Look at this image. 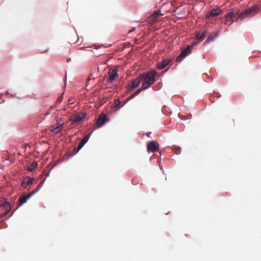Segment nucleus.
<instances>
[{
    "label": "nucleus",
    "mask_w": 261,
    "mask_h": 261,
    "mask_svg": "<svg viewBox=\"0 0 261 261\" xmlns=\"http://www.w3.org/2000/svg\"><path fill=\"white\" fill-rule=\"evenodd\" d=\"M140 78L142 83L143 89H148L156 82L155 76H157V72L154 69H151L146 73L140 74Z\"/></svg>",
    "instance_id": "1"
},
{
    "label": "nucleus",
    "mask_w": 261,
    "mask_h": 261,
    "mask_svg": "<svg viewBox=\"0 0 261 261\" xmlns=\"http://www.w3.org/2000/svg\"><path fill=\"white\" fill-rule=\"evenodd\" d=\"M258 10V6L256 5H253L251 7L247 8L244 11L240 13L239 17L241 18V20H243L245 18L251 17L254 14L257 13Z\"/></svg>",
    "instance_id": "2"
},
{
    "label": "nucleus",
    "mask_w": 261,
    "mask_h": 261,
    "mask_svg": "<svg viewBox=\"0 0 261 261\" xmlns=\"http://www.w3.org/2000/svg\"><path fill=\"white\" fill-rule=\"evenodd\" d=\"M86 116V113H76L70 117L69 121L71 122V125L83 122L85 121Z\"/></svg>",
    "instance_id": "3"
},
{
    "label": "nucleus",
    "mask_w": 261,
    "mask_h": 261,
    "mask_svg": "<svg viewBox=\"0 0 261 261\" xmlns=\"http://www.w3.org/2000/svg\"><path fill=\"white\" fill-rule=\"evenodd\" d=\"M33 196L32 194L29 193L27 194H22L21 195L18 200V202L19 203L17 207L16 208V209L11 213V214L10 215L9 217L12 216L14 212L20 206H21L22 205H23L24 203H25L28 200H29Z\"/></svg>",
    "instance_id": "4"
},
{
    "label": "nucleus",
    "mask_w": 261,
    "mask_h": 261,
    "mask_svg": "<svg viewBox=\"0 0 261 261\" xmlns=\"http://www.w3.org/2000/svg\"><path fill=\"white\" fill-rule=\"evenodd\" d=\"M239 9L234 10V9H232L229 12L227 13L224 16L225 24H227V22L228 21H231V24L232 20L234 19V17L239 13Z\"/></svg>",
    "instance_id": "5"
},
{
    "label": "nucleus",
    "mask_w": 261,
    "mask_h": 261,
    "mask_svg": "<svg viewBox=\"0 0 261 261\" xmlns=\"http://www.w3.org/2000/svg\"><path fill=\"white\" fill-rule=\"evenodd\" d=\"M172 65V59L170 58L164 59L156 65V68L159 70L163 69L166 67L169 68Z\"/></svg>",
    "instance_id": "6"
},
{
    "label": "nucleus",
    "mask_w": 261,
    "mask_h": 261,
    "mask_svg": "<svg viewBox=\"0 0 261 261\" xmlns=\"http://www.w3.org/2000/svg\"><path fill=\"white\" fill-rule=\"evenodd\" d=\"M0 207H3L5 211L4 215H7L10 212L12 208L10 202L4 198H0Z\"/></svg>",
    "instance_id": "7"
},
{
    "label": "nucleus",
    "mask_w": 261,
    "mask_h": 261,
    "mask_svg": "<svg viewBox=\"0 0 261 261\" xmlns=\"http://www.w3.org/2000/svg\"><path fill=\"white\" fill-rule=\"evenodd\" d=\"M191 49L187 46L181 51L180 54L176 57V61L181 62L186 57L191 54Z\"/></svg>",
    "instance_id": "8"
},
{
    "label": "nucleus",
    "mask_w": 261,
    "mask_h": 261,
    "mask_svg": "<svg viewBox=\"0 0 261 261\" xmlns=\"http://www.w3.org/2000/svg\"><path fill=\"white\" fill-rule=\"evenodd\" d=\"M36 178L32 177L30 176H27L23 178L21 182V186L24 189H27L28 186H31L34 184L36 180Z\"/></svg>",
    "instance_id": "9"
},
{
    "label": "nucleus",
    "mask_w": 261,
    "mask_h": 261,
    "mask_svg": "<svg viewBox=\"0 0 261 261\" xmlns=\"http://www.w3.org/2000/svg\"><path fill=\"white\" fill-rule=\"evenodd\" d=\"M109 121V119L108 117V116L104 113H101L99 116L96 123V127L99 128L103 125V124Z\"/></svg>",
    "instance_id": "10"
},
{
    "label": "nucleus",
    "mask_w": 261,
    "mask_h": 261,
    "mask_svg": "<svg viewBox=\"0 0 261 261\" xmlns=\"http://www.w3.org/2000/svg\"><path fill=\"white\" fill-rule=\"evenodd\" d=\"M92 133V131L85 135L84 137V138L81 140V141L80 142L79 144L77 145V150L75 152L74 154H76L84 147L85 144L89 140L90 136H91Z\"/></svg>",
    "instance_id": "11"
},
{
    "label": "nucleus",
    "mask_w": 261,
    "mask_h": 261,
    "mask_svg": "<svg viewBox=\"0 0 261 261\" xmlns=\"http://www.w3.org/2000/svg\"><path fill=\"white\" fill-rule=\"evenodd\" d=\"M159 148V144L156 141H150L147 145L148 152H155Z\"/></svg>",
    "instance_id": "12"
},
{
    "label": "nucleus",
    "mask_w": 261,
    "mask_h": 261,
    "mask_svg": "<svg viewBox=\"0 0 261 261\" xmlns=\"http://www.w3.org/2000/svg\"><path fill=\"white\" fill-rule=\"evenodd\" d=\"M222 12V9L219 8H213L206 14L205 17L207 19H210L212 17H217L219 16Z\"/></svg>",
    "instance_id": "13"
},
{
    "label": "nucleus",
    "mask_w": 261,
    "mask_h": 261,
    "mask_svg": "<svg viewBox=\"0 0 261 261\" xmlns=\"http://www.w3.org/2000/svg\"><path fill=\"white\" fill-rule=\"evenodd\" d=\"M118 70L117 68L109 69L108 72V80L110 83H113L115 79L118 76Z\"/></svg>",
    "instance_id": "14"
},
{
    "label": "nucleus",
    "mask_w": 261,
    "mask_h": 261,
    "mask_svg": "<svg viewBox=\"0 0 261 261\" xmlns=\"http://www.w3.org/2000/svg\"><path fill=\"white\" fill-rule=\"evenodd\" d=\"M141 80L140 78V76L133 80L131 84L127 86V90L128 91H131L133 89L137 87L140 84Z\"/></svg>",
    "instance_id": "15"
},
{
    "label": "nucleus",
    "mask_w": 261,
    "mask_h": 261,
    "mask_svg": "<svg viewBox=\"0 0 261 261\" xmlns=\"http://www.w3.org/2000/svg\"><path fill=\"white\" fill-rule=\"evenodd\" d=\"M121 103V101L119 98L116 99L114 102L113 110L110 112V114L117 111L124 106V105H120Z\"/></svg>",
    "instance_id": "16"
},
{
    "label": "nucleus",
    "mask_w": 261,
    "mask_h": 261,
    "mask_svg": "<svg viewBox=\"0 0 261 261\" xmlns=\"http://www.w3.org/2000/svg\"><path fill=\"white\" fill-rule=\"evenodd\" d=\"M206 36V32L203 31L202 33L200 32H197L196 34V39L198 41H199V42L202 40H203Z\"/></svg>",
    "instance_id": "17"
},
{
    "label": "nucleus",
    "mask_w": 261,
    "mask_h": 261,
    "mask_svg": "<svg viewBox=\"0 0 261 261\" xmlns=\"http://www.w3.org/2000/svg\"><path fill=\"white\" fill-rule=\"evenodd\" d=\"M46 179V177H45V178H44L40 183L37 186V187L35 189H34V190L32 191L30 193L32 194V196L34 195L37 192H38L40 189L42 188V187L43 186L45 180Z\"/></svg>",
    "instance_id": "18"
},
{
    "label": "nucleus",
    "mask_w": 261,
    "mask_h": 261,
    "mask_svg": "<svg viewBox=\"0 0 261 261\" xmlns=\"http://www.w3.org/2000/svg\"><path fill=\"white\" fill-rule=\"evenodd\" d=\"M218 35V32H215V33H211L210 34L208 37L207 38L206 40V42H212L214 40V39L216 38Z\"/></svg>",
    "instance_id": "19"
},
{
    "label": "nucleus",
    "mask_w": 261,
    "mask_h": 261,
    "mask_svg": "<svg viewBox=\"0 0 261 261\" xmlns=\"http://www.w3.org/2000/svg\"><path fill=\"white\" fill-rule=\"evenodd\" d=\"M38 166V163L36 161L33 162L31 165L28 167V170L29 171H32L35 169Z\"/></svg>",
    "instance_id": "20"
},
{
    "label": "nucleus",
    "mask_w": 261,
    "mask_h": 261,
    "mask_svg": "<svg viewBox=\"0 0 261 261\" xmlns=\"http://www.w3.org/2000/svg\"><path fill=\"white\" fill-rule=\"evenodd\" d=\"M162 15H163V14L161 13V10L160 9L154 12L153 16L156 19L159 18Z\"/></svg>",
    "instance_id": "21"
},
{
    "label": "nucleus",
    "mask_w": 261,
    "mask_h": 261,
    "mask_svg": "<svg viewBox=\"0 0 261 261\" xmlns=\"http://www.w3.org/2000/svg\"><path fill=\"white\" fill-rule=\"evenodd\" d=\"M146 89H143V87L142 86L141 88L138 89L135 92H134V95H135L136 96L140 94L143 90H146Z\"/></svg>",
    "instance_id": "22"
},
{
    "label": "nucleus",
    "mask_w": 261,
    "mask_h": 261,
    "mask_svg": "<svg viewBox=\"0 0 261 261\" xmlns=\"http://www.w3.org/2000/svg\"><path fill=\"white\" fill-rule=\"evenodd\" d=\"M199 41H198L197 40H196V41H193V42L192 43V44H191V45H188V46L189 47H190V48L191 49H192V48L194 46H195L197 45L198 44H199Z\"/></svg>",
    "instance_id": "23"
},
{
    "label": "nucleus",
    "mask_w": 261,
    "mask_h": 261,
    "mask_svg": "<svg viewBox=\"0 0 261 261\" xmlns=\"http://www.w3.org/2000/svg\"><path fill=\"white\" fill-rule=\"evenodd\" d=\"M174 149L176 154H179L181 152V147L180 146H175Z\"/></svg>",
    "instance_id": "24"
},
{
    "label": "nucleus",
    "mask_w": 261,
    "mask_h": 261,
    "mask_svg": "<svg viewBox=\"0 0 261 261\" xmlns=\"http://www.w3.org/2000/svg\"><path fill=\"white\" fill-rule=\"evenodd\" d=\"M51 132L52 133H54L55 134H58V133H59L60 132L59 130L56 127H55L51 129Z\"/></svg>",
    "instance_id": "25"
},
{
    "label": "nucleus",
    "mask_w": 261,
    "mask_h": 261,
    "mask_svg": "<svg viewBox=\"0 0 261 261\" xmlns=\"http://www.w3.org/2000/svg\"><path fill=\"white\" fill-rule=\"evenodd\" d=\"M63 99V96L61 95L58 97V99H57L56 102L58 104H60L61 103Z\"/></svg>",
    "instance_id": "26"
},
{
    "label": "nucleus",
    "mask_w": 261,
    "mask_h": 261,
    "mask_svg": "<svg viewBox=\"0 0 261 261\" xmlns=\"http://www.w3.org/2000/svg\"><path fill=\"white\" fill-rule=\"evenodd\" d=\"M63 123H62L60 124H58V125L56 126V127L58 128V129L59 130V132H60L63 128Z\"/></svg>",
    "instance_id": "27"
},
{
    "label": "nucleus",
    "mask_w": 261,
    "mask_h": 261,
    "mask_svg": "<svg viewBox=\"0 0 261 261\" xmlns=\"http://www.w3.org/2000/svg\"><path fill=\"white\" fill-rule=\"evenodd\" d=\"M239 14L240 13L238 14V16L236 17V19H233L232 20V23L234 22H237L240 19L241 20V18L239 17Z\"/></svg>",
    "instance_id": "28"
},
{
    "label": "nucleus",
    "mask_w": 261,
    "mask_h": 261,
    "mask_svg": "<svg viewBox=\"0 0 261 261\" xmlns=\"http://www.w3.org/2000/svg\"><path fill=\"white\" fill-rule=\"evenodd\" d=\"M168 68L165 70L164 71H163L160 75H158V76H162L164 75V74L167 71Z\"/></svg>",
    "instance_id": "29"
},
{
    "label": "nucleus",
    "mask_w": 261,
    "mask_h": 261,
    "mask_svg": "<svg viewBox=\"0 0 261 261\" xmlns=\"http://www.w3.org/2000/svg\"><path fill=\"white\" fill-rule=\"evenodd\" d=\"M57 164H56L54 166H53L49 170V171H48V172L47 173V175H46V177L47 178V176H49V173L51 171V170L54 168L55 166H56L57 165Z\"/></svg>",
    "instance_id": "30"
},
{
    "label": "nucleus",
    "mask_w": 261,
    "mask_h": 261,
    "mask_svg": "<svg viewBox=\"0 0 261 261\" xmlns=\"http://www.w3.org/2000/svg\"><path fill=\"white\" fill-rule=\"evenodd\" d=\"M135 97H136V96L135 95H134V93H133L132 94H131L129 97L128 98H130V99L131 100L132 99L134 98Z\"/></svg>",
    "instance_id": "31"
},
{
    "label": "nucleus",
    "mask_w": 261,
    "mask_h": 261,
    "mask_svg": "<svg viewBox=\"0 0 261 261\" xmlns=\"http://www.w3.org/2000/svg\"><path fill=\"white\" fill-rule=\"evenodd\" d=\"M130 98H128V97L125 99V100L124 101V103L123 105H124L125 104H126L128 101H129L130 100Z\"/></svg>",
    "instance_id": "32"
},
{
    "label": "nucleus",
    "mask_w": 261,
    "mask_h": 261,
    "mask_svg": "<svg viewBox=\"0 0 261 261\" xmlns=\"http://www.w3.org/2000/svg\"><path fill=\"white\" fill-rule=\"evenodd\" d=\"M50 114V113L49 112H48V113H46V114H45V116L44 117H43V119H45L46 118V117L49 115Z\"/></svg>",
    "instance_id": "33"
},
{
    "label": "nucleus",
    "mask_w": 261,
    "mask_h": 261,
    "mask_svg": "<svg viewBox=\"0 0 261 261\" xmlns=\"http://www.w3.org/2000/svg\"><path fill=\"white\" fill-rule=\"evenodd\" d=\"M135 29H136L135 28H133L131 30L128 31V34L133 32V31H134L135 30Z\"/></svg>",
    "instance_id": "34"
},
{
    "label": "nucleus",
    "mask_w": 261,
    "mask_h": 261,
    "mask_svg": "<svg viewBox=\"0 0 261 261\" xmlns=\"http://www.w3.org/2000/svg\"><path fill=\"white\" fill-rule=\"evenodd\" d=\"M214 99V96L211 95L210 97V100L211 101H213V100Z\"/></svg>",
    "instance_id": "35"
},
{
    "label": "nucleus",
    "mask_w": 261,
    "mask_h": 261,
    "mask_svg": "<svg viewBox=\"0 0 261 261\" xmlns=\"http://www.w3.org/2000/svg\"><path fill=\"white\" fill-rule=\"evenodd\" d=\"M192 118V115L191 114H190L189 115H188V117H187V118L186 119H190Z\"/></svg>",
    "instance_id": "36"
},
{
    "label": "nucleus",
    "mask_w": 261,
    "mask_h": 261,
    "mask_svg": "<svg viewBox=\"0 0 261 261\" xmlns=\"http://www.w3.org/2000/svg\"><path fill=\"white\" fill-rule=\"evenodd\" d=\"M180 118V119H181L182 120H187L186 119L187 118H186V117H185V116H181Z\"/></svg>",
    "instance_id": "37"
},
{
    "label": "nucleus",
    "mask_w": 261,
    "mask_h": 261,
    "mask_svg": "<svg viewBox=\"0 0 261 261\" xmlns=\"http://www.w3.org/2000/svg\"><path fill=\"white\" fill-rule=\"evenodd\" d=\"M216 95H217V98H219L221 96V95L217 92L216 93Z\"/></svg>",
    "instance_id": "38"
},
{
    "label": "nucleus",
    "mask_w": 261,
    "mask_h": 261,
    "mask_svg": "<svg viewBox=\"0 0 261 261\" xmlns=\"http://www.w3.org/2000/svg\"><path fill=\"white\" fill-rule=\"evenodd\" d=\"M151 132H147L146 133V135L147 136H149V135L151 134Z\"/></svg>",
    "instance_id": "39"
},
{
    "label": "nucleus",
    "mask_w": 261,
    "mask_h": 261,
    "mask_svg": "<svg viewBox=\"0 0 261 261\" xmlns=\"http://www.w3.org/2000/svg\"><path fill=\"white\" fill-rule=\"evenodd\" d=\"M71 61V58H69L67 60V62H69Z\"/></svg>",
    "instance_id": "40"
},
{
    "label": "nucleus",
    "mask_w": 261,
    "mask_h": 261,
    "mask_svg": "<svg viewBox=\"0 0 261 261\" xmlns=\"http://www.w3.org/2000/svg\"><path fill=\"white\" fill-rule=\"evenodd\" d=\"M5 93L6 94H9V92L8 91H5Z\"/></svg>",
    "instance_id": "41"
},
{
    "label": "nucleus",
    "mask_w": 261,
    "mask_h": 261,
    "mask_svg": "<svg viewBox=\"0 0 261 261\" xmlns=\"http://www.w3.org/2000/svg\"><path fill=\"white\" fill-rule=\"evenodd\" d=\"M48 50H49V48H47L46 50H45L44 51V52H47V51H48Z\"/></svg>",
    "instance_id": "42"
},
{
    "label": "nucleus",
    "mask_w": 261,
    "mask_h": 261,
    "mask_svg": "<svg viewBox=\"0 0 261 261\" xmlns=\"http://www.w3.org/2000/svg\"><path fill=\"white\" fill-rule=\"evenodd\" d=\"M194 1L196 2H200L201 1V0H194Z\"/></svg>",
    "instance_id": "43"
},
{
    "label": "nucleus",
    "mask_w": 261,
    "mask_h": 261,
    "mask_svg": "<svg viewBox=\"0 0 261 261\" xmlns=\"http://www.w3.org/2000/svg\"><path fill=\"white\" fill-rule=\"evenodd\" d=\"M11 96L12 97H15V96H14V95H13V94H11Z\"/></svg>",
    "instance_id": "44"
},
{
    "label": "nucleus",
    "mask_w": 261,
    "mask_h": 261,
    "mask_svg": "<svg viewBox=\"0 0 261 261\" xmlns=\"http://www.w3.org/2000/svg\"><path fill=\"white\" fill-rule=\"evenodd\" d=\"M17 98L18 99H20V97H17Z\"/></svg>",
    "instance_id": "45"
}]
</instances>
